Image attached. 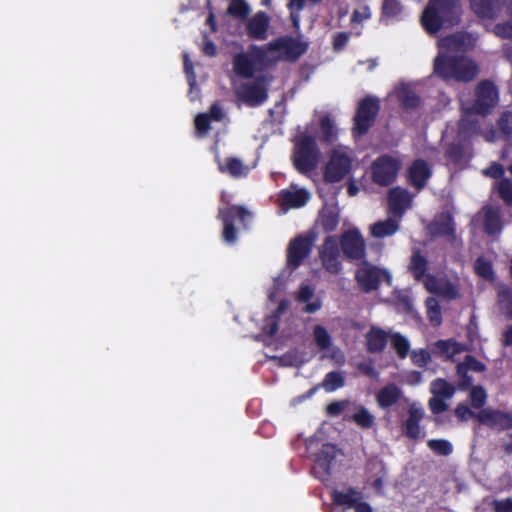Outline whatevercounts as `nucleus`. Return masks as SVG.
I'll return each instance as SVG.
<instances>
[{
    "instance_id": "nucleus-1",
    "label": "nucleus",
    "mask_w": 512,
    "mask_h": 512,
    "mask_svg": "<svg viewBox=\"0 0 512 512\" xmlns=\"http://www.w3.org/2000/svg\"><path fill=\"white\" fill-rule=\"evenodd\" d=\"M462 14L461 0H428L420 22L429 35H436L442 29L459 25Z\"/></svg>"
},
{
    "instance_id": "nucleus-2",
    "label": "nucleus",
    "mask_w": 512,
    "mask_h": 512,
    "mask_svg": "<svg viewBox=\"0 0 512 512\" xmlns=\"http://www.w3.org/2000/svg\"><path fill=\"white\" fill-rule=\"evenodd\" d=\"M478 72L476 63L462 55H439L434 60V73L445 81L469 82Z\"/></svg>"
},
{
    "instance_id": "nucleus-3",
    "label": "nucleus",
    "mask_w": 512,
    "mask_h": 512,
    "mask_svg": "<svg viewBox=\"0 0 512 512\" xmlns=\"http://www.w3.org/2000/svg\"><path fill=\"white\" fill-rule=\"evenodd\" d=\"M270 64L265 47L251 45L247 52L236 53L232 59L234 73L243 79H251L255 72L264 71Z\"/></svg>"
},
{
    "instance_id": "nucleus-4",
    "label": "nucleus",
    "mask_w": 512,
    "mask_h": 512,
    "mask_svg": "<svg viewBox=\"0 0 512 512\" xmlns=\"http://www.w3.org/2000/svg\"><path fill=\"white\" fill-rule=\"evenodd\" d=\"M320 151L311 135H303L295 142L292 161L295 169L302 174L313 171L319 162Z\"/></svg>"
},
{
    "instance_id": "nucleus-5",
    "label": "nucleus",
    "mask_w": 512,
    "mask_h": 512,
    "mask_svg": "<svg viewBox=\"0 0 512 512\" xmlns=\"http://www.w3.org/2000/svg\"><path fill=\"white\" fill-rule=\"evenodd\" d=\"M380 111V100L375 96L360 99L354 116L353 130L358 135H365L374 125Z\"/></svg>"
},
{
    "instance_id": "nucleus-6",
    "label": "nucleus",
    "mask_w": 512,
    "mask_h": 512,
    "mask_svg": "<svg viewBox=\"0 0 512 512\" xmlns=\"http://www.w3.org/2000/svg\"><path fill=\"white\" fill-rule=\"evenodd\" d=\"M401 162L390 155H381L377 157L371 165L372 181L379 185L387 187L397 178Z\"/></svg>"
},
{
    "instance_id": "nucleus-7",
    "label": "nucleus",
    "mask_w": 512,
    "mask_h": 512,
    "mask_svg": "<svg viewBox=\"0 0 512 512\" xmlns=\"http://www.w3.org/2000/svg\"><path fill=\"white\" fill-rule=\"evenodd\" d=\"M498 89L490 80L480 81L475 88V100L470 107V112L487 116L498 103Z\"/></svg>"
},
{
    "instance_id": "nucleus-8",
    "label": "nucleus",
    "mask_w": 512,
    "mask_h": 512,
    "mask_svg": "<svg viewBox=\"0 0 512 512\" xmlns=\"http://www.w3.org/2000/svg\"><path fill=\"white\" fill-rule=\"evenodd\" d=\"M265 48L267 51L281 52L283 59L289 62H295L307 52L309 44L303 41L301 36L293 37L285 35L269 42Z\"/></svg>"
},
{
    "instance_id": "nucleus-9",
    "label": "nucleus",
    "mask_w": 512,
    "mask_h": 512,
    "mask_svg": "<svg viewBox=\"0 0 512 512\" xmlns=\"http://www.w3.org/2000/svg\"><path fill=\"white\" fill-rule=\"evenodd\" d=\"M250 216V212L243 206L230 205L220 207L218 209V219L223 223L222 237L228 244H234L237 240V230L234 221L244 223L245 219Z\"/></svg>"
},
{
    "instance_id": "nucleus-10",
    "label": "nucleus",
    "mask_w": 512,
    "mask_h": 512,
    "mask_svg": "<svg viewBox=\"0 0 512 512\" xmlns=\"http://www.w3.org/2000/svg\"><path fill=\"white\" fill-rule=\"evenodd\" d=\"M265 83L266 77L261 75L257 76L251 83L241 84L235 90L237 99L249 107H257L263 104L268 98Z\"/></svg>"
},
{
    "instance_id": "nucleus-11",
    "label": "nucleus",
    "mask_w": 512,
    "mask_h": 512,
    "mask_svg": "<svg viewBox=\"0 0 512 512\" xmlns=\"http://www.w3.org/2000/svg\"><path fill=\"white\" fill-rule=\"evenodd\" d=\"M314 241L315 237L313 235H298L293 238L287 248L288 267L296 269L302 265L304 259L310 255Z\"/></svg>"
},
{
    "instance_id": "nucleus-12",
    "label": "nucleus",
    "mask_w": 512,
    "mask_h": 512,
    "mask_svg": "<svg viewBox=\"0 0 512 512\" xmlns=\"http://www.w3.org/2000/svg\"><path fill=\"white\" fill-rule=\"evenodd\" d=\"M351 159L345 154L334 151L324 169V180L328 183H336L345 178L350 172Z\"/></svg>"
},
{
    "instance_id": "nucleus-13",
    "label": "nucleus",
    "mask_w": 512,
    "mask_h": 512,
    "mask_svg": "<svg viewBox=\"0 0 512 512\" xmlns=\"http://www.w3.org/2000/svg\"><path fill=\"white\" fill-rule=\"evenodd\" d=\"M384 278L390 280L387 271L369 264L358 268L355 274V279L364 292L377 290Z\"/></svg>"
},
{
    "instance_id": "nucleus-14",
    "label": "nucleus",
    "mask_w": 512,
    "mask_h": 512,
    "mask_svg": "<svg viewBox=\"0 0 512 512\" xmlns=\"http://www.w3.org/2000/svg\"><path fill=\"white\" fill-rule=\"evenodd\" d=\"M340 246L347 259L360 260L365 257V242L357 229L344 232L340 238Z\"/></svg>"
},
{
    "instance_id": "nucleus-15",
    "label": "nucleus",
    "mask_w": 512,
    "mask_h": 512,
    "mask_svg": "<svg viewBox=\"0 0 512 512\" xmlns=\"http://www.w3.org/2000/svg\"><path fill=\"white\" fill-rule=\"evenodd\" d=\"M319 256L323 267L331 274H338L342 268L339 261L340 251L334 236H327L324 240Z\"/></svg>"
},
{
    "instance_id": "nucleus-16",
    "label": "nucleus",
    "mask_w": 512,
    "mask_h": 512,
    "mask_svg": "<svg viewBox=\"0 0 512 512\" xmlns=\"http://www.w3.org/2000/svg\"><path fill=\"white\" fill-rule=\"evenodd\" d=\"M476 419L484 425L491 428H499L500 430L512 429V413L505 412L498 409L484 408L481 409Z\"/></svg>"
},
{
    "instance_id": "nucleus-17",
    "label": "nucleus",
    "mask_w": 512,
    "mask_h": 512,
    "mask_svg": "<svg viewBox=\"0 0 512 512\" xmlns=\"http://www.w3.org/2000/svg\"><path fill=\"white\" fill-rule=\"evenodd\" d=\"M425 416L424 409L417 403H412L408 407V417L402 423V432L404 436L412 440H418L424 436L421 428V421Z\"/></svg>"
},
{
    "instance_id": "nucleus-18",
    "label": "nucleus",
    "mask_w": 512,
    "mask_h": 512,
    "mask_svg": "<svg viewBox=\"0 0 512 512\" xmlns=\"http://www.w3.org/2000/svg\"><path fill=\"white\" fill-rule=\"evenodd\" d=\"M431 176L432 169L424 159H415L407 168V182L418 191L426 186Z\"/></svg>"
},
{
    "instance_id": "nucleus-19",
    "label": "nucleus",
    "mask_w": 512,
    "mask_h": 512,
    "mask_svg": "<svg viewBox=\"0 0 512 512\" xmlns=\"http://www.w3.org/2000/svg\"><path fill=\"white\" fill-rule=\"evenodd\" d=\"M433 237H445L451 242L456 238V225L450 212L437 215L429 225Z\"/></svg>"
},
{
    "instance_id": "nucleus-20",
    "label": "nucleus",
    "mask_w": 512,
    "mask_h": 512,
    "mask_svg": "<svg viewBox=\"0 0 512 512\" xmlns=\"http://www.w3.org/2000/svg\"><path fill=\"white\" fill-rule=\"evenodd\" d=\"M270 27V17L264 11L256 12L252 17L247 19L246 33L250 39L266 40Z\"/></svg>"
},
{
    "instance_id": "nucleus-21",
    "label": "nucleus",
    "mask_w": 512,
    "mask_h": 512,
    "mask_svg": "<svg viewBox=\"0 0 512 512\" xmlns=\"http://www.w3.org/2000/svg\"><path fill=\"white\" fill-rule=\"evenodd\" d=\"M412 195L405 188L393 187L388 192V206L393 215L401 217L411 207Z\"/></svg>"
},
{
    "instance_id": "nucleus-22",
    "label": "nucleus",
    "mask_w": 512,
    "mask_h": 512,
    "mask_svg": "<svg viewBox=\"0 0 512 512\" xmlns=\"http://www.w3.org/2000/svg\"><path fill=\"white\" fill-rule=\"evenodd\" d=\"M402 396V389L395 383H389L378 390L375 399L380 409L388 410L393 405L398 403Z\"/></svg>"
},
{
    "instance_id": "nucleus-23",
    "label": "nucleus",
    "mask_w": 512,
    "mask_h": 512,
    "mask_svg": "<svg viewBox=\"0 0 512 512\" xmlns=\"http://www.w3.org/2000/svg\"><path fill=\"white\" fill-rule=\"evenodd\" d=\"M505 0H470L474 13L486 19H494L501 11Z\"/></svg>"
},
{
    "instance_id": "nucleus-24",
    "label": "nucleus",
    "mask_w": 512,
    "mask_h": 512,
    "mask_svg": "<svg viewBox=\"0 0 512 512\" xmlns=\"http://www.w3.org/2000/svg\"><path fill=\"white\" fill-rule=\"evenodd\" d=\"M366 350L369 353H381L387 346L388 333L380 327L372 326L365 335Z\"/></svg>"
},
{
    "instance_id": "nucleus-25",
    "label": "nucleus",
    "mask_w": 512,
    "mask_h": 512,
    "mask_svg": "<svg viewBox=\"0 0 512 512\" xmlns=\"http://www.w3.org/2000/svg\"><path fill=\"white\" fill-rule=\"evenodd\" d=\"M217 166L221 173L236 179L246 177L250 171L249 167L237 157H227L224 161L217 159Z\"/></svg>"
},
{
    "instance_id": "nucleus-26",
    "label": "nucleus",
    "mask_w": 512,
    "mask_h": 512,
    "mask_svg": "<svg viewBox=\"0 0 512 512\" xmlns=\"http://www.w3.org/2000/svg\"><path fill=\"white\" fill-rule=\"evenodd\" d=\"M330 498L336 506H346L353 508L360 500L363 499L362 493L354 487H348L346 491L333 490Z\"/></svg>"
},
{
    "instance_id": "nucleus-27",
    "label": "nucleus",
    "mask_w": 512,
    "mask_h": 512,
    "mask_svg": "<svg viewBox=\"0 0 512 512\" xmlns=\"http://www.w3.org/2000/svg\"><path fill=\"white\" fill-rule=\"evenodd\" d=\"M337 456V448L334 444H323L315 456V464L324 474H331L332 464Z\"/></svg>"
},
{
    "instance_id": "nucleus-28",
    "label": "nucleus",
    "mask_w": 512,
    "mask_h": 512,
    "mask_svg": "<svg viewBox=\"0 0 512 512\" xmlns=\"http://www.w3.org/2000/svg\"><path fill=\"white\" fill-rule=\"evenodd\" d=\"M279 197L283 205L290 208H300L308 202L309 193L305 189L296 191L284 189L280 191Z\"/></svg>"
},
{
    "instance_id": "nucleus-29",
    "label": "nucleus",
    "mask_w": 512,
    "mask_h": 512,
    "mask_svg": "<svg viewBox=\"0 0 512 512\" xmlns=\"http://www.w3.org/2000/svg\"><path fill=\"white\" fill-rule=\"evenodd\" d=\"M483 227L485 233L488 235H495L501 232L502 218L498 208L488 207L485 210Z\"/></svg>"
},
{
    "instance_id": "nucleus-30",
    "label": "nucleus",
    "mask_w": 512,
    "mask_h": 512,
    "mask_svg": "<svg viewBox=\"0 0 512 512\" xmlns=\"http://www.w3.org/2000/svg\"><path fill=\"white\" fill-rule=\"evenodd\" d=\"M408 268L417 281H421L427 274L428 260L419 249L413 250Z\"/></svg>"
},
{
    "instance_id": "nucleus-31",
    "label": "nucleus",
    "mask_w": 512,
    "mask_h": 512,
    "mask_svg": "<svg viewBox=\"0 0 512 512\" xmlns=\"http://www.w3.org/2000/svg\"><path fill=\"white\" fill-rule=\"evenodd\" d=\"M470 36L464 33L448 35L440 40V46L448 51L464 52Z\"/></svg>"
},
{
    "instance_id": "nucleus-32",
    "label": "nucleus",
    "mask_w": 512,
    "mask_h": 512,
    "mask_svg": "<svg viewBox=\"0 0 512 512\" xmlns=\"http://www.w3.org/2000/svg\"><path fill=\"white\" fill-rule=\"evenodd\" d=\"M477 114L470 112V108H468L462 118L459 121V131L460 133L468 136H472L478 134L480 132V123L475 118Z\"/></svg>"
},
{
    "instance_id": "nucleus-33",
    "label": "nucleus",
    "mask_w": 512,
    "mask_h": 512,
    "mask_svg": "<svg viewBox=\"0 0 512 512\" xmlns=\"http://www.w3.org/2000/svg\"><path fill=\"white\" fill-rule=\"evenodd\" d=\"M397 98L400 106L405 110H413L420 106V96L408 87H404L398 91Z\"/></svg>"
},
{
    "instance_id": "nucleus-34",
    "label": "nucleus",
    "mask_w": 512,
    "mask_h": 512,
    "mask_svg": "<svg viewBox=\"0 0 512 512\" xmlns=\"http://www.w3.org/2000/svg\"><path fill=\"white\" fill-rule=\"evenodd\" d=\"M398 228V221L388 218L384 221L374 223L371 227V234L376 238H384L393 235Z\"/></svg>"
},
{
    "instance_id": "nucleus-35",
    "label": "nucleus",
    "mask_w": 512,
    "mask_h": 512,
    "mask_svg": "<svg viewBox=\"0 0 512 512\" xmlns=\"http://www.w3.org/2000/svg\"><path fill=\"white\" fill-rule=\"evenodd\" d=\"M350 420L363 429H369L375 424L374 415L363 405H357L355 407V412L350 417Z\"/></svg>"
},
{
    "instance_id": "nucleus-36",
    "label": "nucleus",
    "mask_w": 512,
    "mask_h": 512,
    "mask_svg": "<svg viewBox=\"0 0 512 512\" xmlns=\"http://www.w3.org/2000/svg\"><path fill=\"white\" fill-rule=\"evenodd\" d=\"M430 391L434 396L450 399L455 393V387L443 378L431 382Z\"/></svg>"
},
{
    "instance_id": "nucleus-37",
    "label": "nucleus",
    "mask_w": 512,
    "mask_h": 512,
    "mask_svg": "<svg viewBox=\"0 0 512 512\" xmlns=\"http://www.w3.org/2000/svg\"><path fill=\"white\" fill-rule=\"evenodd\" d=\"M426 307V315L430 322V324L434 327L441 325L442 323V313L441 307L437 299L433 297H428L425 301Z\"/></svg>"
},
{
    "instance_id": "nucleus-38",
    "label": "nucleus",
    "mask_w": 512,
    "mask_h": 512,
    "mask_svg": "<svg viewBox=\"0 0 512 512\" xmlns=\"http://www.w3.org/2000/svg\"><path fill=\"white\" fill-rule=\"evenodd\" d=\"M321 385L326 392H333L345 385V379L341 372L331 371L325 375Z\"/></svg>"
},
{
    "instance_id": "nucleus-39",
    "label": "nucleus",
    "mask_w": 512,
    "mask_h": 512,
    "mask_svg": "<svg viewBox=\"0 0 512 512\" xmlns=\"http://www.w3.org/2000/svg\"><path fill=\"white\" fill-rule=\"evenodd\" d=\"M321 141L326 143H332L337 136V132L333 121L329 116L321 117L319 121Z\"/></svg>"
},
{
    "instance_id": "nucleus-40",
    "label": "nucleus",
    "mask_w": 512,
    "mask_h": 512,
    "mask_svg": "<svg viewBox=\"0 0 512 512\" xmlns=\"http://www.w3.org/2000/svg\"><path fill=\"white\" fill-rule=\"evenodd\" d=\"M474 271L475 273L484 280L493 281L494 280V270L490 261L486 260L483 257H478L474 263Z\"/></svg>"
},
{
    "instance_id": "nucleus-41",
    "label": "nucleus",
    "mask_w": 512,
    "mask_h": 512,
    "mask_svg": "<svg viewBox=\"0 0 512 512\" xmlns=\"http://www.w3.org/2000/svg\"><path fill=\"white\" fill-rule=\"evenodd\" d=\"M227 13L234 18L244 20L250 13V7L244 0H232Z\"/></svg>"
},
{
    "instance_id": "nucleus-42",
    "label": "nucleus",
    "mask_w": 512,
    "mask_h": 512,
    "mask_svg": "<svg viewBox=\"0 0 512 512\" xmlns=\"http://www.w3.org/2000/svg\"><path fill=\"white\" fill-rule=\"evenodd\" d=\"M313 336L317 346L321 350H327L332 345L331 335L322 325H315L313 328Z\"/></svg>"
},
{
    "instance_id": "nucleus-43",
    "label": "nucleus",
    "mask_w": 512,
    "mask_h": 512,
    "mask_svg": "<svg viewBox=\"0 0 512 512\" xmlns=\"http://www.w3.org/2000/svg\"><path fill=\"white\" fill-rule=\"evenodd\" d=\"M427 446L439 456H448L453 452L452 444L446 439H430Z\"/></svg>"
},
{
    "instance_id": "nucleus-44",
    "label": "nucleus",
    "mask_w": 512,
    "mask_h": 512,
    "mask_svg": "<svg viewBox=\"0 0 512 512\" xmlns=\"http://www.w3.org/2000/svg\"><path fill=\"white\" fill-rule=\"evenodd\" d=\"M469 390V399L472 407L475 409H481L487 400L486 390L480 385L472 386Z\"/></svg>"
},
{
    "instance_id": "nucleus-45",
    "label": "nucleus",
    "mask_w": 512,
    "mask_h": 512,
    "mask_svg": "<svg viewBox=\"0 0 512 512\" xmlns=\"http://www.w3.org/2000/svg\"><path fill=\"white\" fill-rule=\"evenodd\" d=\"M319 224L326 233L336 230L339 224V216L333 211H329L320 215Z\"/></svg>"
},
{
    "instance_id": "nucleus-46",
    "label": "nucleus",
    "mask_w": 512,
    "mask_h": 512,
    "mask_svg": "<svg viewBox=\"0 0 512 512\" xmlns=\"http://www.w3.org/2000/svg\"><path fill=\"white\" fill-rule=\"evenodd\" d=\"M392 346L395 349L399 358L404 359L407 357L410 349L409 341L400 333H394L391 337Z\"/></svg>"
},
{
    "instance_id": "nucleus-47",
    "label": "nucleus",
    "mask_w": 512,
    "mask_h": 512,
    "mask_svg": "<svg viewBox=\"0 0 512 512\" xmlns=\"http://www.w3.org/2000/svg\"><path fill=\"white\" fill-rule=\"evenodd\" d=\"M497 129L505 139L512 136V112L505 111L501 114L497 121Z\"/></svg>"
},
{
    "instance_id": "nucleus-48",
    "label": "nucleus",
    "mask_w": 512,
    "mask_h": 512,
    "mask_svg": "<svg viewBox=\"0 0 512 512\" xmlns=\"http://www.w3.org/2000/svg\"><path fill=\"white\" fill-rule=\"evenodd\" d=\"M402 12V5L398 0H383L381 7L382 18H395Z\"/></svg>"
},
{
    "instance_id": "nucleus-49",
    "label": "nucleus",
    "mask_w": 512,
    "mask_h": 512,
    "mask_svg": "<svg viewBox=\"0 0 512 512\" xmlns=\"http://www.w3.org/2000/svg\"><path fill=\"white\" fill-rule=\"evenodd\" d=\"M497 192L499 197L507 206H512V180L502 178L497 184Z\"/></svg>"
},
{
    "instance_id": "nucleus-50",
    "label": "nucleus",
    "mask_w": 512,
    "mask_h": 512,
    "mask_svg": "<svg viewBox=\"0 0 512 512\" xmlns=\"http://www.w3.org/2000/svg\"><path fill=\"white\" fill-rule=\"evenodd\" d=\"M440 354L445 355L447 358H452L455 354L460 352L459 344L452 340H438L435 344Z\"/></svg>"
},
{
    "instance_id": "nucleus-51",
    "label": "nucleus",
    "mask_w": 512,
    "mask_h": 512,
    "mask_svg": "<svg viewBox=\"0 0 512 512\" xmlns=\"http://www.w3.org/2000/svg\"><path fill=\"white\" fill-rule=\"evenodd\" d=\"M469 371L463 366V364L458 363L456 366V374L458 376L457 387L461 391L469 390L473 386V378L468 373Z\"/></svg>"
},
{
    "instance_id": "nucleus-52",
    "label": "nucleus",
    "mask_w": 512,
    "mask_h": 512,
    "mask_svg": "<svg viewBox=\"0 0 512 512\" xmlns=\"http://www.w3.org/2000/svg\"><path fill=\"white\" fill-rule=\"evenodd\" d=\"M445 157L453 164H460L464 158V149L458 143H451L445 150Z\"/></svg>"
},
{
    "instance_id": "nucleus-53",
    "label": "nucleus",
    "mask_w": 512,
    "mask_h": 512,
    "mask_svg": "<svg viewBox=\"0 0 512 512\" xmlns=\"http://www.w3.org/2000/svg\"><path fill=\"white\" fill-rule=\"evenodd\" d=\"M436 295L452 300L459 297V290L451 281L444 279Z\"/></svg>"
},
{
    "instance_id": "nucleus-54",
    "label": "nucleus",
    "mask_w": 512,
    "mask_h": 512,
    "mask_svg": "<svg viewBox=\"0 0 512 512\" xmlns=\"http://www.w3.org/2000/svg\"><path fill=\"white\" fill-rule=\"evenodd\" d=\"M460 364H463L468 371L484 372L486 370V365L472 355H466Z\"/></svg>"
},
{
    "instance_id": "nucleus-55",
    "label": "nucleus",
    "mask_w": 512,
    "mask_h": 512,
    "mask_svg": "<svg viewBox=\"0 0 512 512\" xmlns=\"http://www.w3.org/2000/svg\"><path fill=\"white\" fill-rule=\"evenodd\" d=\"M430 359H431L430 354L425 349L414 350L411 352L412 362L420 368L426 367L427 364L429 363Z\"/></svg>"
},
{
    "instance_id": "nucleus-56",
    "label": "nucleus",
    "mask_w": 512,
    "mask_h": 512,
    "mask_svg": "<svg viewBox=\"0 0 512 512\" xmlns=\"http://www.w3.org/2000/svg\"><path fill=\"white\" fill-rule=\"evenodd\" d=\"M350 405L349 400L333 401L326 406V413L329 416H339L348 406Z\"/></svg>"
},
{
    "instance_id": "nucleus-57",
    "label": "nucleus",
    "mask_w": 512,
    "mask_h": 512,
    "mask_svg": "<svg viewBox=\"0 0 512 512\" xmlns=\"http://www.w3.org/2000/svg\"><path fill=\"white\" fill-rule=\"evenodd\" d=\"M444 279H439L432 274H426L424 278L421 280L427 291L433 294H437L438 289L440 288Z\"/></svg>"
},
{
    "instance_id": "nucleus-58",
    "label": "nucleus",
    "mask_w": 512,
    "mask_h": 512,
    "mask_svg": "<svg viewBox=\"0 0 512 512\" xmlns=\"http://www.w3.org/2000/svg\"><path fill=\"white\" fill-rule=\"evenodd\" d=\"M429 408L431 412L435 415L441 414L448 409V405L445 402V398H441L438 396H433L429 399Z\"/></svg>"
},
{
    "instance_id": "nucleus-59",
    "label": "nucleus",
    "mask_w": 512,
    "mask_h": 512,
    "mask_svg": "<svg viewBox=\"0 0 512 512\" xmlns=\"http://www.w3.org/2000/svg\"><path fill=\"white\" fill-rule=\"evenodd\" d=\"M491 508L494 512H512V498L493 499Z\"/></svg>"
},
{
    "instance_id": "nucleus-60",
    "label": "nucleus",
    "mask_w": 512,
    "mask_h": 512,
    "mask_svg": "<svg viewBox=\"0 0 512 512\" xmlns=\"http://www.w3.org/2000/svg\"><path fill=\"white\" fill-rule=\"evenodd\" d=\"M314 296V289L310 285L302 284L295 295L298 303H307Z\"/></svg>"
},
{
    "instance_id": "nucleus-61",
    "label": "nucleus",
    "mask_w": 512,
    "mask_h": 512,
    "mask_svg": "<svg viewBox=\"0 0 512 512\" xmlns=\"http://www.w3.org/2000/svg\"><path fill=\"white\" fill-rule=\"evenodd\" d=\"M210 116L205 113H200L195 118V128L200 133H207L210 129V123H211Z\"/></svg>"
},
{
    "instance_id": "nucleus-62",
    "label": "nucleus",
    "mask_w": 512,
    "mask_h": 512,
    "mask_svg": "<svg viewBox=\"0 0 512 512\" xmlns=\"http://www.w3.org/2000/svg\"><path fill=\"white\" fill-rule=\"evenodd\" d=\"M476 415L465 403H459L455 408V416L460 421H467L470 418H476Z\"/></svg>"
},
{
    "instance_id": "nucleus-63",
    "label": "nucleus",
    "mask_w": 512,
    "mask_h": 512,
    "mask_svg": "<svg viewBox=\"0 0 512 512\" xmlns=\"http://www.w3.org/2000/svg\"><path fill=\"white\" fill-rule=\"evenodd\" d=\"M495 34L503 39H512V20L495 25Z\"/></svg>"
},
{
    "instance_id": "nucleus-64",
    "label": "nucleus",
    "mask_w": 512,
    "mask_h": 512,
    "mask_svg": "<svg viewBox=\"0 0 512 512\" xmlns=\"http://www.w3.org/2000/svg\"><path fill=\"white\" fill-rule=\"evenodd\" d=\"M371 17V11L369 6L364 5L359 9H355L351 15L352 23H361Z\"/></svg>"
}]
</instances>
